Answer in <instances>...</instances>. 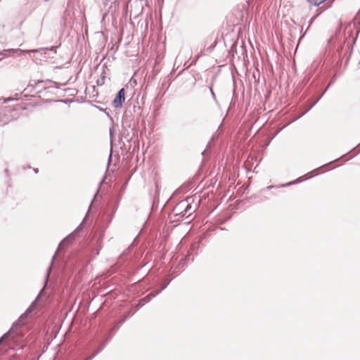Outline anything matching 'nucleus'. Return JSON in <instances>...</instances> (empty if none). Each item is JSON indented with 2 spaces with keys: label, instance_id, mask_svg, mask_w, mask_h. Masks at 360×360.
I'll return each instance as SVG.
<instances>
[{
  "label": "nucleus",
  "instance_id": "2",
  "mask_svg": "<svg viewBox=\"0 0 360 360\" xmlns=\"http://www.w3.org/2000/svg\"><path fill=\"white\" fill-rule=\"evenodd\" d=\"M179 206H180L181 207H185V213H184V215L186 214L188 212V210L191 209V205L186 202H181L179 204Z\"/></svg>",
  "mask_w": 360,
  "mask_h": 360
},
{
  "label": "nucleus",
  "instance_id": "1",
  "mask_svg": "<svg viewBox=\"0 0 360 360\" xmlns=\"http://www.w3.org/2000/svg\"><path fill=\"white\" fill-rule=\"evenodd\" d=\"M125 101V91L124 89H122L119 91L117 96L113 100V105L115 108H120L122 105V103Z\"/></svg>",
  "mask_w": 360,
  "mask_h": 360
},
{
  "label": "nucleus",
  "instance_id": "3",
  "mask_svg": "<svg viewBox=\"0 0 360 360\" xmlns=\"http://www.w3.org/2000/svg\"><path fill=\"white\" fill-rule=\"evenodd\" d=\"M311 4L314 6H318L320 4L323 3L325 0H307Z\"/></svg>",
  "mask_w": 360,
  "mask_h": 360
},
{
  "label": "nucleus",
  "instance_id": "4",
  "mask_svg": "<svg viewBox=\"0 0 360 360\" xmlns=\"http://www.w3.org/2000/svg\"><path fill=\"white\" fill-rule=\"evenodd\" d=\"M10 333H11V331H8V333H6V334H4L1 338H0V345L1 344V342L3 341H4L5 340H6L9 335H10Z\"/></svg>",
  "mask_w": 360,
  "mask_h": 360
}]
</instances>
